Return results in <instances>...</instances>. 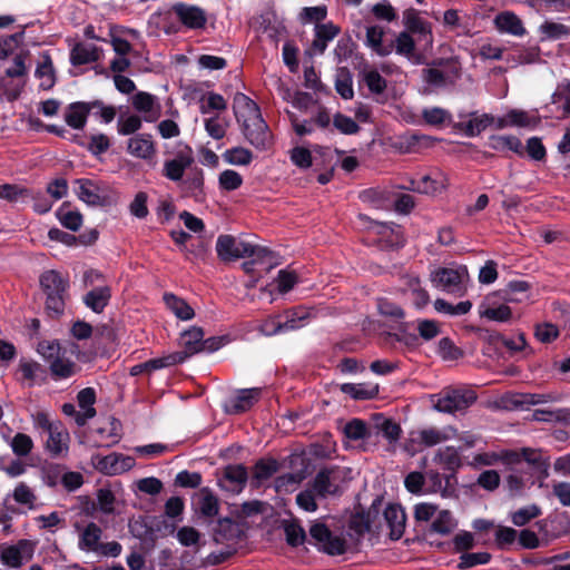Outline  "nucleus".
Masks as SVG:
<instances>
[{
  "label": "nucleus",
  "mask_w": 570,
  "mask_h": 570,
  "mask_svg": "<svg viewBox=\"0 0 570 570\" xmlns=\"http://www.w3.org/2000/svg\"><path fill=\"white\" fill-rule=\"evenodd\" d=\"M32 425L41 435L46 434L45 450L51 458H63L68 454L70 435L60 420H52L45 411L31 413Z\"/></svg>",
  "instance_id": "obj_1"
},
{
  "label": "nucleus",
  "mask_w": 570,
  "mask_h": 570,
  "mask_svg": "<svg viewBox=\"0 0 570 570\" xmlns=\"http://www.w3.org/2000/svg\"><path fill=\"white\" fill-rule=\"evenodd\" d=\"M40 286L46 294V311L49 315L59 316L65 311L69 288L68 275L55 269L45 271L40 275Z\"/></svg>",
  "instance_id": "obj_2"
},
{
  "label": "nucleus",
  "mask_w": 570,
  "mask_h": 570,
  "mask_svg": "<svg viewBox=\"0 0 570 570\" xmlns=\"http://www.w3.org/2000/svg\"><path fill=\"white\" fill-rule=\"evenodd\" d=\"M216 253L224 262L254 256L263 259L271 256V250L249 242L237 239L232 235L218 236L216 240Z\"/></svg>",
  "instance_id": "obj_3"
},
{
  "label": "nucleus",
  "mask_w": 570,
  "mask_h": 570,
  "mask_svg": "<svg viewBox=\"0 0 570 570\" xmlns=\"http://www.w3.org/2000/svg\"><path fill=\"white\" fill-rule=\"evenodd\" d=\"M432 285L450 294L463 295L466 292V284L470 281L465 265L451 267H438L430 274Z\"/></svg>",
  "instance_id": "obj_4"
},
{
  "label": "nucleus",
  "mask_w": 570,
  "mask_h": 570,
  "mask_svg": "<svg viewBox=\"0 0 570 570\" xmlns=\"http://www.w3.org/2000/svg\"><path fill=\"white\" fill-rule=\"evenodd\" d=\"M242 534L243 528L238 522L229 518L219 519L214 528L213 538L217 543H225L226 549L219 553H210L208 556V562L217 564L228 559L235 552V546Z\"/></svg>",
  "instance_id": "obj_5"
},
{
  "label": "nucleus",
  "mask_w": 570,
  "mask_h": 570,
  "mask_svg": "<svg viewBox=\"0 0 570 570\" xmlns=\"http://www.w3.org/2000/svg\"><path fill=\"white\" fill-rule=\"evenodd\" d=\"M476 401V394L468 389H443L433 395L432 402L436 411L453 414L470 407Z\"/></svg>",
  "instance_id": "obj_6"
},
{
  "label": "nucleus",
  "mask_w": 570,
  "mask_h": 570,
  "mask_svg": "<svg viewBox=\"0 0 570 570\" xmlns=\"http://www.w3.org/2000/svg\"><path fill=\"white\" fill-rule=\"evenodd\" d=\"M462 76V68L458 61L450 60L439 67L422 70V80L430 90H441L455 86Z\"/></svg>",
  "instance_id": "obj_7"
},
{
  "label": "nucleus",
  "mask_w": 570,
  "mask_h": 570,
  "mask_svg": "<svg viewBox=\"0 0 570 570\" xmlns=\"http://www.w3.org/2000/svg\"><path fill=\"white\" fill-rule=\"evenodd\" d=\"M309 535L315 541V546L318 550L330 556H341L347 550L346 540L342 535L333 533L322 522L312 524Z\"/></svg>",
  "instance_id": "obj_8"
},
{
  "label": "nucleus",
  "mask_w": 570,
  "mask_h": 570,
  "mask_svg": "<svg viewBox=\"0 0 570 570\" xmlns=\"http://www.w3.org/2000/svg\"><path fill=\"white\" fill-rule=\"evenodd\" d=\"M171 10L180 22V29L200 30L207 24V13L200 7L177 2L171 6Z\"/></svg>",
  "instance_id": "obj_9"
},
{
  "label": "nucleus",
  "mask_w": 570,
  "mask_h": 570,
  "mask_svg": "<svg viewBox=\"0 0 570 570\" xmlns=\"http://www.w3.org/2000/svg\"><path fill=\"white\" fill-rule=\"evenodd\" d=\"M33 552L35 547L30 541L20 540L16 544L1 548L0 559L3 564L18 569L32 559Z\"/></svg>",
  "instance_id": "obj_10"
},
{
  "label": "nucleus",
  "mask_w": 570,
  "mask_h": 570,
  "mask_svg": "<svg viewBox=\"0 0 570 570\" xmlns=\"http://www.w3.org/2000/svg\"><path fill=\"white\" fill-rule=\"evenodd\" d=\"M132 108L141 114L146 122H155L161 115V105L158 98L146 91H138L131 96Z\"/></svg>",
  "instance_id": "obj_11"
},
{
  "label": "nucleus",
  "mask_w": 570,
  "mask_h": 570,
  "mask_svg": "<svg viewBox=\"0 0 570 570\" xmlns=\"http://www.w3.org/2000/svg\"><path fill=\"white\" fill-rule=\"evenodd\" d=\"M448 179L444 174L436 171L433 175H422L410 180L404 188L425 195H436L445 190Z\"/></svg>",
  "instance_id": "obj_12"
},
{
  "label": "nucleus",
  "mask_w": 570,
  "mask_h": 570,
  "mask_svg": "<svg viewBox=\"0 0 570 570\" xmlns=\"http://www.w3.org/2000/svg\"><path fill=\"white\" fill-rule=\"evenodd\" d=\"M479 315L493 322H508L512 317V311L507 304L499 303L498 294L492 293L487 295L480 304Z\"/></svg>",
  "instance_id": "obj_13"
},
{
  "label": "nucleus",
  "mask_w": 570,
  "mask_h": 570,
  "mask_svg": "<svg viewBox=\"0 0 570 570\" xmlns=\"http://www.w3.org/2000/svg\"><path fill=\"white\" fill-rule=\"evenodd\" d=\"M386 28L381 24L366 27L365 45L381 57L389 56L394 50V42L385 37Z\"/></svg>",
  "instance_id": "obj_14"
},
{
  "label": "nucleus",
  "mask_w": 570,
  "mask_h": 570,
  "mask_svg": "<svg viewBox=\"0 0 570 570\" xmlns=\"http://www.w3.org/2000/svg\"><path fill=\"white\" fill-rule=\"evenodd\" d=\"M246 139L256 148L265 149L271 142V132L268 126L262 116L254 117L253 120L242 126Z\"/></svg>",
  "instance_id": "obj_15"
},
{
  "label": "nucleus",
  "mask_w": 570,
  "mask_h": 570,
  "mask_svg": "<svg viewBox=\"0 0 570 570\" xmlns=\"http://www.w3.org/2000/svg\"><path fill=\"white\" fill-rule=\"evenodd\" d=\"M563 395L557 391L544 393H517L511 396V404L521 410H529L531 406L557 403L562 401Z\"/></svg>",
  "instance_id": "obj_16"
},
{
  "label": "nucleus",
  "mask_w": 570,
  "mask_h": 570,
  "mask_svg": "<svg viewBox=\"0 0 570 570\" xmlns=\"http://www.w3.org/2000/svg\"><path fill=\"white\" fill-rule=\"evenodd\" d=\"M338 476L335 469H323L317 472L309 487L314 490L318 499H325L328 495L338 493Z\"/></svg>",
  "instance_id": "obj_17"
},
{
  "label": "nucleus",
  "mask_w": 570,
  "mask_h": 570,
  "mask_svg": "<svg viewBox=\"0 0 570 570\" xmlns=\"http://www.w3.org/2000/svg\"><path fill=\"white\" fill-rule=\"evenodd\" d=\"M455 434L456 430L452 426L444 429L426 428L412 433V442L430 448L453 439Z\"/></svg>",
  "instance_id": "obj_18"
},
{
  "label": "nucleus",
  "mask_w": 570,
  "mask_h": 570,
  "mask_svg": "<svg viewBox=\"0 0 570 570\" xmlns=\"http://www.w3.org/2000/svg\"><path fill=\"white\" fill-rule=\"evenodd\" d=\"M128 153L146 161H151L157 153L155 142L149 134H137L128 139Z\"/></svg>",
  "instance_id": "obj_19"
},
{
  "label": "nucleus",
  "mask_w": 570,
  "mask_h": 570,
  "mask_svg": "<svg viewBox=\"0 0 570 570\" xmlns=\"http://www.w3.org/2000/svg\"><path fill=\"white\" fill-rule=\"evenodd\" d=\"M193 161L191 150L187 148L185 151H180L175 158L165 160L163 175L169 180L179 181L183 179L185 170Z\"/></svg>",
  "instance_id": "obj_20"
},
{
  "label": "nucleus",
  "mask_w": 570,
  "mask_h": 570,
  "mask_svg": "<svg viewBox=\"0 0 570 570\" xmlns=\"http://www.w3.org/2000/svg\"><path fill=\"white\" fill-rule=\"evenodd\" d=\"M78 531V548L85 552H96L99 549L102 530L95 522H89L85 527L76 524Z\"/></svg>",
  "instance_id": "obj_21"
},
{
  "label": "nucleus",
  "mask_w": 570,
  "mask_h": 570,
  "mask_svg": "<svg viewBox=\"0 0 570 570\" xmlns=\"http://www.w3.org/2000/svg\"><path fill=\"white\" fill-rule=\"evenodd\" d=\"M247 481V471L240 464L228 465L225 468L219 484L226 491L238 493L243 490Z\"/></svg>",
  "instance_id": "obj_22"
},
{
  "label": "nucleus",
  "mask_w": 570,
  "mask_h": 570,
  "mask_svg": "<svg viewBox=\"0 0 570 570\" xmlns=\"http://www.w3.org/2000/svg\"><path fill=\"white\" fill-rule=\"evenodd\" d=\"M233 107L236 119L242 126L253 120L254 117L262 116L257 104L242 92L235 95Z\"/></svg>",
  "instance_id": "obj_23"
},
{
  "label": "nucleus",
  "mask_w": 570,
  "mask_h": 570,
  "mask_svg": "<svg viewBox=\"0 0 570 570\" xmlns=\"http://www.w3.org/2000/svg\"><path fill=\"white\" fill-rule=\"evenodd\" d=\"M371 229L380 236V240L387 246L399 247L404 244L403 232L400 225L394 223L373 222Z\"/></svg>",
  "instance_id": "obj_24"
},
{
  "label": "nucleus",
  "mask_w": 570,
  "mask_h": 570,
  "mask_svg": "<svg viewBox=\"0 0 570 570\" xmlns=\"http://www.w3.org/2000/svg\"><path fill=\"white\" fill-rule=\"evenodd\" d=\"M204 331L202 327L191 326L184 331L180 335L179 344L184 348L181 352H175L176 354H184L185 361L202 352Z\"/></svg>",
  "instance_id": "obj_25"
},
{
  "label": "nucleus",
  "mask_w": 570,
  "mask_h": 570,
  "mask_svg": "<svg viewBox=\"0 0 570 570\" xmlns=\"http://www.w3.org/2000/svg\"><path fill=\"white\" fill-rule=\"evenodd\" d=\"M75 184L78 186L76 195L81 202L91 206L102 204L104 197L101 196V188L96 181L87 178H79L75 180Z\"/></svg>",
  "instance_id": "obj_26"
},
{
  "label": "nucleus",
  "mask_w": 570,
  "mask_h": 570,
  "mask_svg": "<svg viewBox=\"0 0 570 570\" xmlns=\"http://www.w3.org/2000/svg\"><path fill=\"white\" fill-rule=\"evenodd\" d=\"M384 519L391 530L390 537L393 540H399L405 529V512L399 504H389L384 510Z\"/></svg>",
  "instance_id": "obj_27"
},
{
  "label": "nucleus",
  "mask_w": 570,
  "mask_h": 570,
  "mask_svg": "<svg viewBox=\"0 0 570 570\" xmlns=\"http://www.w3.org/2000/svg\"><path fill=\"white\" fill-rule=\"evenodd\" d=\"M495 28L501 33H508L515 37H522L525 35L527 30L521 21V19L511 11H504L499 13L494 18Z\"/></svg>",
  "instance_id": "obj_28"
},
{
  "label": "nucleus",
  "mask_w": 570,
  "mask_h": 570,
  "mask_svg": "<svg viewBox=\"0 0 570 570\" xmlns=\"http://www.w3.org/2000/svg\"><path fill=\"white\" fill-rule=\"evenodd\" d=\"M111 288L108 285H99L90 289L82 298L83 304L95 313H101L109 304Z\"/></svg>",
  "instance_id": "obj_29"
},
{
  "label": "nucleus",
  "mask_w": 570,
  "mask_h": 570,
  "mask_svg": "<svg viewBox=\"0 0 570 570\" xmlns=\"http://www.w3.org/2000/svg\"><path fill=\"white\" fill-rule=\"evenodd\" d=\"M101 50L92 43H76L70 50V63L82 66L96 62L100 58Z\"/></svg>",
  "instance_id": "obj_30"
},
{
  "label": "nucleus",
  "mask_w": 570,
  "mask_h": 570,
  "mask_svg": "<svg viewBox=\"0 0 570 570\" xmlns=\"http://www.w3.org/2000/svg\"><path fill=\"white\" fill-rule=\"evenodd\" d=\"M35 77L39 80V87L43 90H49L55 86L56 71L48 51L42 52L41 61L35 71Z\"/></svg>",
  "instance_id": "obj_31"
},
{
  "label": "nucleus",
  "mask_w": 570,
  "mask_h": 570,
  "mask_svg": "<svg viewBox=\"0 0 570 570\" xmlns=\"http://www.w3.org/2000/svg\"><path fill=\"white\" fill-rule=\"evenodd\" d=\"M49 370L55 381H61L76 375L79 371V366L66 356V352H62L49 364Z\"/></svg>",
  "instance_id": "obj_32"
},
{
  "label": "nucleus",
  "mask_w": 570,
  "mask_h": 570,
  "mask_svg": "<svg viewBox=\"0 0 570 570\" xmlns=\"http://www.w3.org/2000/svg\"><path fill=\"white\" fill-rule=\"evenodd\" d=\"M90 114L88 101H77L70 104L65 111V121L73 129H82Z\"/></svg>",
  "instance_id": "obj_33"
},
{
  "label": "nucleus",
  "mask_w": 570,
  "mask_h": 570,
  "mask_svg": "<svg viewBox=\"0 0 570 570\" xmlns=\"http://www.w3.org/2000/svg\"><path fill=\"white\" fill-rule=\"evenodd\" d=\"M166 307L180 321H190L195 317L194 308L181 297L173 294H164Z\"/></svg>",
  "instance_id": "obj_34"
},
{
  "label": "nucleus",
  "mask_w": 570,
  "mask_h": 570,
  "mask_svg": "<svg viewBox=\"0 0 570 570\" xmlns=\"http://www.w3.org/2000/svg\"><path fill=\"white\" fill-rule=\"evenodd\" d=\"M261 389H244L237 392V394L230 399V411L233 413H242L249 410L259 399Z\"/></svg>",
  "instance_id": "obj_35"
},
{
  "label": "nucleus",
  "mask_w": 570,
  "mask_h": 570,
  "mask_svg": "<svg viewBox=\"0 0 570 570\" xmlns=\"http://www.w3.org/2000/svg\"><path fill=\"white\" fill-rule=\"evenodd\" d=\"M340 32V29L333 23L317 24L315 28V39L312 43L314 53H323L332 41Z\"/></svg>",
  "instance_id": "obj_36"
},
{
  "label": "nucleus",
  "mask_w": 570,
  "mask_h": 570,
  "mask_svg": "<svg viewBox=\"0 0 570 570\" xmlns=\"http://www.w3.org/2000/svg\"><path fill=\"white\" fill-rule=\"evenodd\" d=\"M341 391L354 400H370L379 394V385L374 383H344Z\"/></svg>",
  "instance_id": "obj_37"
},
{
  "label": "nucleus",
  "mask_w": 570,
  "mask_h": 570,
  "mask_svg": "<svg viewBox=\"0 0 570 570\" xmlns=\"http://www.w3.org/2000/svg\"><path fill=\"white\" fill-rule=\"evenodd\" d=\"M434 462L451 472H455L462 464L461 454L453 446L439 449L434 455Z\"/></svg>",
  "instance_id": "obj_38"
},
{
  "label": "nucleus",
  "mask_w": 570,
  "mask_h": 570,
  "mask_svg": "<svg viewBox=\"0 0 570 570\" xmlns=\"http://www.w3.org/2000/svg\"><path fill=\"white\" fill-rule=\"evenodd\" d=\"M518 460H519V454L515 451H504L502 453L484 452V453H479L473 458L472 465L488 466V465H493L499 461H503L505 463L513 464Z\"/></svg>",
  "instance_id": "obj_39"
},
{
  "label": "nucleus",
  "mask_w": 570,
  "mask_h": 570,
  "mask_svg": "<svg viewBox=\"0 0 570 570\" xmlns=\"http://www.w3.org/2000/svg\"><path fill=\"white\" fill-rule=\"evenodd\" d=\"M196 510L206 518H213L218 513V499L207 489H203L195 499Z\"/></svg>",
  "instance_id": "obj_40"
},
{
  "label": "nucleus",
  "mask_w": 570,
  "mask_h": 570,
  "mask_svg": "<svg viewBox=\"0 0 570 570\" xmlns=\"http://www.w3.org/2000/svg\"><path fill=\"white\" fill-rule=\"evenodd\" d=\"M307 476L306 469L287 472L276 478L275 489L277 492H293Z\"/></svg>",
  "instance_id": "obj_41"
},
{
  "label": "nucleus",
  "mask_w": 570,
  "mask_h": 570,
  "mask_svg": "<svg viewBox=\"0 0 570 570\" xmlns=\"http://www.w3.org/2000/svg\"><path fill=\"white\" fill-rule=\"evenodd\" d=\"M404 285L411 292L413 304L417 308L425 307L430 302V295L425 288L422 287L421 281L415 275H406L404 277Z\"/></svg>",
  "instance_id": "obj_42"
},
{
  "label": "nucleus",
  "mask_w": 570,
  "mask_h": 570,
  "mask_svg": "<svg viewBox=\"0 0 570 570\" xmlns=\"http://www.w3.org/2000/svg\"><path fill=\"white\" fill-rule=\"evenodd\" d=\"M407 32L416 36L417 48L422 52L432 50L434 38L430 22L424 20L414 28H411Z\"/></svg>",
  "instance_id": "obj_43"
},
{
  "label": "nucleus",
  "mask_w": 570,
  "mask_h": 570,
  "mask_svg": "<svg viewBox=\"0 0 570 570\" xmlns=\"http://www.w3.org/2000/svg\"><path fill=\"white\" fill-rule=\"evenodd\" d=\"M60 224L72 232H77L82 226V215L78 210L70 209V206L62 204L56 212Z\"/></svg>",
  "instance_id": "obj_44"
},
{
  "label": "nucleus",
  "mask_w": 570,
  "mask_h": 570,
  "mask_svg": "<svg viewBox=\"0 0 570 570\" xmlns=\"http://www.w3.org/2000/svg\"><path fill=\"white\" fill-rule=\"evenodd\" d=\"M227 108L224 97L216 92H209L200 100L199 111L202 115H214L225 111Z\"/></svg>",
  "instance_id": "obj_45"
},
{
  "label": "nucleus",
  "mask_w": 570,
  "mask_h": 570,
  "mask_svg": "<svg viewBox=\"0 0 570 570\" xmlns=\"http://www.w3.org/2000/svg\"><path fill=\"white\" fill-rule=\"evenodd\" d=\"M472 308V303L470 301H462L458 304H451L443 298H436L434 301V309L438 313L450 315V316H459L468 314Z\"/></svg>",
  "instance_id": "obj_46"
},
{
  "label": "nucleus",
  "mask_w": 570,
  "mask_h": 570,
  "mask_svg": "<svg viewBox=\"0 0 570 570\" xmlns=\"http://www.w3.org/2000/svg\"><path fill=\"white\" fill-rule=\"evenodd\" d=\"M568 409H537L532 412L531 420L535 422L557 423L568 420Z\"/></svg>",
  "instance_id": "obj_47"
},
{
  "label": "nucleus",
  "mask_w": 570,
  "mask_h": 570,
  "mask_svg": "<svg viewBox=\"0 0 570 570\" xmlns=\"http://www.w3.org/2000/svg\"><path fill=\"white\" fill-rule=\"evenodd\" d=\"M541 40H559L570 35V28L563 23L544 21L539 27Z\"/></svg>",
  "instance_id": "obj_48"
},
{
  "label": "nucleus",
  "mask_w": 570,
  "mask_h": 570,
  "mask_svg": "<svg viewBox=\"0 0 570 570\" xmlns=\"http://www.w3.org/2000/svg\"><path fill=\"white\" fill-rule=\"evenodd\" d=\"M490 147L499 151L509 149L515 154H522L523 150L521 140L512 135L492 136L490 138Z\"/></svg>",
  "instance_id": "obj_49"
},
{
  "label": "nucleus",
  "mask_w": 570,
  "mask_h": 570,
  "mask_svg": "<svg viewBox=\"0 0 570 570\" xmlns=\"http://www.w3.org/2000/svg\"><path fill=\"white\" fill-rule=\"evenodd\" d=\"M31 189L24 188L19 185L3 184L0 185V198L10 203H24L29 199Z\"/></svg>",
  "instance_id": "obj_50"
},
{
  "label": "nucleus",
  "mask_w": 570,
  "mask_h": 570,
  "mask_svg": "<svg viewBox=\"0 0 570 570\" xmlns=\"http://www.w3.org/2000/svg\"><path fill=\"white\" fill-rule=\"evenodd\" d=\"M376 428L389 444L394 448L401 438V426L391 419L382 417L377 421Z\"/></svg>",
  "instance_id": "obj_51"
},
{
  "label": "nucleus",
  "mask_w": 570,
  "mask_h": 570,
  "mask_svg": "<svg viewBox=\"0 0 570 570\" xmlns=\"http://www.w3.org/2000/svg\"><path fill=\"white\" fill-rule=\"evenodd\" d=\"M435 515L436 517L431 524V530L433 532L446 535L456 528V521L450 511L441 510Z\"/></svg>",
  "instance_id": "obj_52"
},
{
  "label": "nucleus",
  "mask_w": 570,
  "mask_h": 570,
  "mask_svg": "<svg viewBox=\"0 0 570 570\" xmlns=\"http://www.w3.org/2000/svg\"><path fill=\"white\" fill-rule=\"evenodd\" d=\"M335 88L343 99H352L354 96L353 79L347 68H338L335 79Z\"/></svg>",
  "instance_id": "obj_53"
},
{
  "label": "nucleus",
  "mask_w": 570,
  "mask_h": 570,
  "mask_svg": "<svg viewBox=\"0 0 570 570\" xmlns=\"http://www.w3.org/2000/svg\"><path fill=\"white\" fill-rule=\"evenodd\" d=\"M24 87V80L10 78L8 76L0 77V91L8 101H14L19 98Z\"/></svg>",
  "instance_id": "obj_54"
},
{
  "label": "nucleus",
  "mask_w": 570,
  "mask_h": 570,
  "mask_svg": "<svg viewBox=\"0 0 570 570\" xmlns=\"http://www.w3.org/2000/svg\"><path fill=\"white\" fill-rule=\"evenodd\" d=\"M394 42V50L397 55L412 59L415 56V48L417 46L414 39L407 31L399 33Z\"/></svg>",
  "instance_id": "obj_55"
},
{
  "label": "nucleus",
  "mask_w": 570,
  "mask_h": 570,
  "mask_svg": "<svg viewBox=\"0 0 570 570\" xmlns=\"http://www.w3.org/2000/svg\"><path fill=\"white\" fill-rule=\"evenodd\" d=\"M551 101L554 105L560 104L563 114L570 117V79H563L558 83L551 96Z\"/></svg>",
  "instance_id": "obj_56"
},
{
  "label": "nucleus",
  "mask_w": 570,
  "mask_h": 570,
  "mask_svg": "<svg viewBox=\"0 0 570 570\" xmlns=\"http://www.w3.org/2000/svg\"><path fill=\"white\" fill-rule=\"evenodd\" d=\"M541 508L537 504H529L520 508L519 510L512 512L510 514L511 522L515 527H523L528 524L531 520L541 515Z\"/></svg>",
  "instance_id": "obj_57"
},
{
  "label": "nucleus",
  "mask_w": 570,
  "mask_h": 570,
  "mask_svg": "<svg viewBox=\"0 0 570 570\" xmlns=\"http://www.w3.org/2000/svg\"><path fill=\"white\" fill-rule=\"evenodd\" d=\"M493 121V117L488 114L476 115L472 114L471 118L464 124V130L466 136L474 137L480 135L483 130H485L491 122Z\"/></svg>",
  "instance_id": "obj_58"
},
{
  "label": "nucleus",
  "mask_w": 570,
  "mask_h": 570,
  "mask_svg": "<svg viewBox=\"0 0 570 570\" xmlns=\"http://www.w3.org/2000/svg\"><path fill=\"white\" fill-rule=\"evenodd\" d=\"M205 130L214 139H222L227 130L228 122L219 114H214L204 120Z\"/></svg>",
  "instance_id": "obj_59"
},
{
  "label": "nucleus",
  "mask_w": 570,
  "mask_h": 570,
  "mask_svg": "<svg viewBox=\"0 0 570 570\" xmlns=\"http://www.w3.org/2000/svg\"><path fill=\"white\" fill-rule=\"evenodd\" d=\"M511 127L534 128L539 124V118L524 110L511 109L507 112Z\"/></svg>",
  "instance_id": "obj_60"
},
{
  "label": "nucleus",
  "mask_w": 570,
  "mask_h": 570,
  "mask_svg": "<svg viewBox=\"0 0 570 570\" xmlns=\"http://www.w3.org/2000/svg\"><path fill=\"white\" fill-rule=\"evenodd\" d=\"M278 470V462L274 459L259 460L253 470V478L258 482L269 479Z\"/></svg>",
  "instance_id": "obj_61"
},
{
  "label": "nucleus",
  "mask_w": 570,
  "mask_h": 570,
  "mask_svg": "<svg viewBox=\"0 0 570 570\" xmlns=\"http://www.w3.org/2000/svg\"><path fill=\"white\" fill-rule=\"evenodd\" d=\"M309 317V312L305 307H296L286 313L284 325L286 332L294 331L303 327L306 320Z\"/></svg>",
  "instance_id": "obj_62"
},
{
  "label": "nucleus",
  "mask_w": 570,
  "mask_h": 570,
  "mask_svg": "<svg viewBox=\"0 0 570 570\" xmlns=\"http://www.w3.org/2000/svg\"><path fill=\"white\" fill-rule=\"evenodd\" d=\"M142 120L138 115H121L117 121L118 134L122 136L135 134L141 128Z\"/></svg>",
  "instance_id": "obj_63"
},
{
  "label": "nucleus",
  "mask_w": 570,
  "mask_h": 570,
  "mask_svg": "<svg viewBox=\"0 0 570 570\" xmlns=\"http://www.w3.org/2000/svg\"><path fill=\"white\" fill-rule=\"evenodd\" d=\"M13 500L22 505L32 509L35 507L37 497L32 489L28 487L24 482H20L12 492Z\"/></svg>",
  "instance_id": "obj_64"
}]
</instances>
